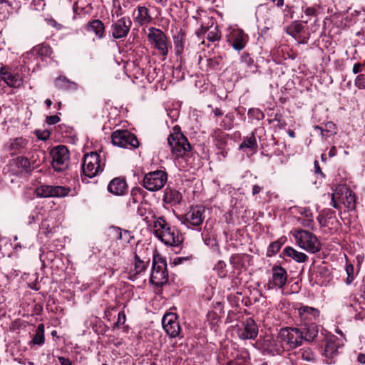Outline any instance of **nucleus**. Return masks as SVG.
Listing matches in <instances>:
<instances>
[{
  "label": "nucleus",
  "instance_id": "17",
  "mask_svg": "<svg viewBox=\"0 0 365 365\" xmlns=\"http://www.w3.org/2000/svg\"><path fill=\"white\" fill-rule=\"evenodd\" d=\"M162 324L165 332L171 338H175L180 336L181 328L175 314H166L163 318Z\"/></svg>",
  "mask_w": 365,
  "mask_h": 365
},
{
  "label": "nucleus",
  "instance_id": "31",
  "mask_svg": "<svg viewBox=\"0 0 365 365\" xmlns=\"http://www.w3.org/2000/svg\"><path fill=\"white\" fill-rule=\"evenodd\" d=\"M86 30L93 32L98 38H102L104 36L105 26L101 20L95 19L88 22Z\"/></svg>",
  "mask_w": 365,
  "mask_h": 365
},
{
  "label": "nucleus",
  "instance_id": "52",
  "mask_svg": "<svg viewBox=\"0 0 365 365\" xmlns=\"http://www.w3.org/2000/svg\"><path fill=\"white\" fill-rule=\"evenodd\" d=\"M60 121V118L57 115L47 116L46 122L48 125H54Z\"/></svg>",
  "mask_w": 365,
  "mask_h": 365
},
{
  "label": "nucleus",
  "instance_id": "40",
  "mask_svg": "<svg viewBox=\"0 0 365 365\" xmlns=\"http://www.w3.org/2000/svg\"><path fill=\"white\" fill-rule=\"evenodd\" d=\"M244 148L252 150L257 149V143L253 133L250 136L245 138L243 142L240 144V149H243Z\"/></svg>",
  "mask_w": 365,
  "mask_h": 365
},
{
  "label": "nucleus",
  "instance_id": "3",
  "mask_svg": "<svg viewBox=\"0 0 365 365\" xmlns=\"http://www.w3.org/2000/svg\"><path fill=\"white\" fill-rule=\"evenodd\" d=\"M175 127L174 132L170 133L168 138V145L176 158H185L190 152L191 146L187 138Z\"/></svg>",
  "mask_w": 365,
  "mask_h": 365
},
{
  "label": "nucleus",
  "instance_id": "22",
  "mask_svg": "<svg viewBox=\"0 0 365 365\" xmlns=\"http://www.w3.org/2000/svg\"><path fill=\"white\" fill-rule=\"evenodd\" d=\"M297 309L301 319L304 321V322H315L317 319L319 317V311L312 307L301 305Z\"/></svg>",
  "mask_w": 365,
  "mask_h": 365
},
{
  "label": "nucleus",
  "instance_id": "49",
  "mask_svg": "<svg viewBox=\"0 0 365 365\" xmlns=\"http://www.w3.org/2000/svg\"><path fill=\"white\" fill-rule=\"evenodd\" d=\"M354 84L359 89H365V74L358 75L355 79Z\"/></svg>",
  "mask_w": 365,
  "mask_h": 365
},
{
  "label": "nucleus",
  "instance_id": "14",
  "mask_svg": "<svg viewBox=\"0 0 365 365\" xmlns=\"http://www.w3.org/2000/svg\"><path fill=\"white\" fill-rule=\"evenodd\" d=\"M0 77L8 86L11 88H20L24 84L23 76L6 66L1 67Z\"/></svg>",
  "mask_w": 365,
  "mask_h": 365
},
{
  "label": "nucleus",
  "instance_id": "19",
  "mask_svg": "<svg viewBox=\"0 0 365 365\" xmlns=\"http://www.w3.org/2000/svg\"><path fill=\"white\" fill-rule=\"evenodd\" d=\"M237 334L242 339H253L258 334V327L252 318L247 319L238 328Z\"/></svg>",
  "mask_w": 365,
  "mask_h": 365
},
{
  "label": "nucleus",
  "instance_id": "43",
  "mask_svg": "<svg viewBox=\"0 0 365 365\" xmlns=\"http://www.w3.org/2000/svg\"><path fill=\"white\" fill-rule=\"evenodd\" d=\"M314 129L320 130L322 136L326 135L325 134H324V131H326L327 133H336V125L332 122H327V123L324 124V127L316 125L314 127Z\"/></svg>",
  "mask_w": 365,
  "mask_h": 365
},
{
  "label": "nucleus",
  "instance_id": "13",
  "mask_svg": "<svg viewBox=\"0 0 365 365\" xmlns=\"http://www.w3.org/2000/svg\"><path fill=\"white\" fill-rule=\"evenodd\" d=\"M71 189L63 186L42 185L36 189V193L40 197H62L66 196Z\"/></svg>",
  "mask_w": 365,
  "mask_h": 365
},
{
  "label": "nucleus",
  "instance_id": "6",
  "mask_svg": "<svg viewBox=\"0 0 365 365\" xmlns=\"http://www.w3.org/2000/svg\"><path fill=\"white\" fill-rule=\"evenodd\" d=\"M205 209L203 206H192L180 218L182 224L188 228L192 227L195 230H200L205 219Z\"/></svg>",
  "mask_w": 365,
  "mask_h": 365
},
{
  "label": "nucleus",
  "instance_id": "26",
  "mask_svg": "<svg viewBox=\"0 0 365 365\" xmlns=\"http://www.w3.org/2000/svg\"><path fill=\"white\" fill-rule=\"evenodd\" d=\"M299 331L302 332L303 341H312L317 336L319 331L316 322H304Z\"/></svg>",
  "mask_w": 365,
  "mask_h": 365
},
{
  "label": "nucleus",
  "instance_id": "15",
  "mask_svg": "<svg viewBox=\"0 0 365 365\" xmlns=\"http://www.w3.org/2000/svg\"><path fill=\"white\" fill-rule=\"evenodd\" d=\"M132 26L129 17L123 16L113 22L111 25V36L113 38L120 39L127 36Z\"/></svg>",
  "mask_w": 365,
  "mask_h": 365
},
{
  "label": "nucleus",
  "instance_id": "61",
  "mask_svg": "<svg viewBox=\"0 0 365 365\" xmlns=\"http://www.w3.org/2000/svg\"><path fill=\"white\" fill-rule=\"evenodd\" d=\"M314 169H315V173H320L321 175H324L322 172V170L320 168V166L319 165V163L317 160L314 161Z\"/></svg>",
  "mask_w": 365,
  "mask_h": 365
},
{
  "label": "nucleus",
  "instance_id": "53",
  "mask_svg": "<svg viewBox=\"0 0 365 365\" xmlns=\"http://www.w3.org/2000/svg\"><path fill=\"white\" fill-rule=\"evenodd\" d=\"M192 255H190L186 257H178L174 259V264H179L182 263L184 261L190 260L192 259Z\"/></svg>",
  "mask_w": 365,
  "mask_h": 365
},
{
  "label": "nucleus",
  "instance_id": "8",
  "mask_svg": "<svg viewBox=\"0 0 365 365\" xmlns=\"http://www.w3.org/2000/svg\"><path fill=\"white\" fill-rule=\"evenodd\" d=\"M279 337L283 340L286 348L294 349L302 344V335L297 327H284L279 331Z\"/></svg>",
  "mask_w": 365,
  "mask_h": 365
},
{
  "label": "nucleus",
  "instance_id": "48",
  "mask_svg": "<svg viewBox=\"0 0 365 365\" xmlns=\"http://www.w3.org/2000/svg\"><path fill=\"white\" fill-rule=\"evenodd\" d=\"M354 267L352 264H348L346 267V272L347 274V277L346 279V284H350L354 279Z\"/></svg>",
  "mask_w": 365,
  "mask_h": 365
},
{
  "label": "nucleus",
  "instance_id": "5",
  "mask_svg": "<svg viewBox=\"0 0 365 365\" xmlns=\"http://www.w3.org/2000/svg\"><path fill=\"white\" fill-rule=\"evenodd\" d=\"M168 281V273L165 259L158 255L153 256L152 262V272L150 282L151 284L160 287Z\"/></svg>",
  "mask_w": 365,
  "mask_h": 365
},
{
  "label": "nucleus",
  "instance_id": "59",
  "mask_svg": "<svg viewBox=\"0 0 365 365\" xmlns=\"http://www.w3.org/2000/svg\"><path fill=\"white\" fill-rule=\"evenodd\" d=\"M337 153L336 148L335 146H332L329 152V156L330 158L334 157Z\"/></svg>",
  "mask_w": 365,
  "mask_h": 365
},
{
  "label": "nucleus",
  "instance_id": "4",
  "mask_svg": "<svg viewBox=\"0 0 365 365\" xmlns=\"http://www.w3.org/2000/svg\"><path fill=\"white\" fill-rule=\"evenodd\" d=\"M294 237L297 245L309 253L314 254L319 252L322 245L317 237L312 232L304 230H295Z\"/></svg>",
  "mask_w": 365,
  "mask_h": 365
},
{
  "label": "nucleus",
  "instance_id": "7",
  "mask_svg": "<svg viewBox=\"0 0 365 365\" xmlns=\"http://www.w3.org/2000/svg\"><path fill=\"white\" fill-rule=\"evenodd\" d=\"M104 164L101 163L100 155L91 152L84 155L82 171L85 176L92 178L103 171Z\"/></svg>",
  "mask_w": 365,
  "mask_h": 365
},
{
  "label": "nucleus",
  "instance_id": "42",
  "mask_svg": "<svg viewBox=\"0 0 365 365\" xmlns=\"http://www.w3.org/2000/svg\"><path fill=\"white\" fill-rule=\"evenodd\" d=\"M303 30V26L298 22H293L290 26H287L286 29V32L293 36L296 37L297 34L301 33Z\"/></svg>",
  "mask_w": 365,
  "mask_h": 365
},
{
  "label": "nucleus",
  "instance_id": "58",
  "mask_svg": "<svg viewBox=\"0 0 365 365\" xmlns=\"http://www.w3.org/2000/svg\"><path fill=\"white\" fill-rule=\"evenodd\" d=\"M263 186H260V185H254L252 186V193L253 195H257L258 193H259L262 190H263Z\"/></svg>",
  "mask_w": 365,
  "mask_h": 365
},
{
  "label": "nucleus",
  "instance_id": "44",
  "mask_svg": "<svg viewBox=\"0 0 365 365\" xmlns=\"http://www.w3.org/2000/svg\"><path fill=\"white\" fill-rule=\"evenodd\" d=\"M225 365H251V364L247 359V354L244 353L240 358L237 356L235 360L228 361Z\"/></svg>",
  "mask_w": 365,
  "mask_h": 365
},
{
  "label": "nucleus",
  "instance_id": "41",
  "mask_svg": "<svg viewBox=\"0 0 365 365\" xmlns=\"http://www.w3.org/2000/svg\"><path fill=\"white\" fill-rule=\"evenodd\" d=\"M56 86L61 89H68L76 88V84L71 82L64 76L56 78L55 81Z\"/></svg>",
  "mask_w": 365,
  "mask_h": 365
},
{
  "label": "nucleus",
  "instance_id": "23",
  "mask_svg": "<svg viewBox=\"0 0 365 365\" xmlns=\"http://www.w3.org/2000/svg\"><path fill=\"white\" fill-rule=\"evenodd\" d=\"M19 6L17 0H0V21L9 19L14 11Z\"/></svg>",
  "mask_w": 365,
  "mask_h": 365
},
{
  "label": "nucleus",
  "instance_id": "35",
  "mask_svg": "<svg viewBox=\"0 0 365 365\" xmlns=\"http://www.w3.org/2000/svg\"><path fill=\"white\" fill-rule=\"evenodd\" d=\"M137 214L146 220L149 215H151L155 220L157 218L150 209V205L145 202H140L137 206Z\"/></svg>",
  "mask_w": 365,
  "mask_h": 365
},
{
  "label": "nucleus",
  "instance_id": "45",
  "mask_svg": "<svg viewBox=\"0 0 365 365\" xmlns=\"http://www.w3.org/2000/svg\"><path fill=\"white\" fill-rule=\"evenodd\" d=\"M174 43L175 46L176 53L180 54L182 52L184 46V35L180 34L175 37Z\"/></svg>",
  "mask_w": 365,
  "mask_h": 365
},
{
  "label": "nucleus",
  "instance_id": "30",
  "mask_svg": "<svg viewBox=\"0 0 365 365\" xmlns=\"http://www.w3.org/2000/svg\"><path fill=\"white\" fill-rule=\"evenodd\" d=\"M52 53L51 48L45 43H41L34 46L30 51L29 55L34 57H39L42 60L44 58L49 57Z\"/></svg>",
  "mask_w": 365,
  "mask_h": 365
},
{
  "label": "nucleus",
  "instance_id": "10",
  "mask_svg": "<svg viewBox=\"0 0 365 365\" xmlns=\"http://www.w3.org/2000/svg\"><path fill=\"white\" fill-rule=\"evenodd\" d=\"M167 180L168 175L165 171L155 170L144 176L143 185L149 191H157L164 187Z\"/></svg>",
  "mask_w": 365,
  "mask_h": 365
},
{
  "label": "nucleus",
  "instance_id": "39",
  "mask_svg": "<svg viewBox=\"0 0 365 365\" xmlns=\"http://www.w3.org/2000/svg\"><path fill=\"white\" fill-rule=\"evenodd\" d=\"M143 197L139 192L138 189H133L131 191L130 197L127 203L128 206L130 208H134L135 205L142 202Z\"/></svg>",
  "mask_w": 365,
  "mask_h": 365
},
{
  "label": "nucleus",
  "instance_id": "63",
  "mask_svg": "<svg viewBox=\"0 0 365 365\" xmlns=\"http://www.w3.org/2000/svg\"><path fill=\"white\" fill-rule=\"evenodd\" d=\"M214 113L216 116H220V115H223V113L222 112V110L217 108H215V110H214Z\"/></svg>",
  "mask_w": 365,
  "mask_h": 365
},
{
  "label": "nucleus",
  "instance_id": "37",
  "mask_svg": "<svg viewBox=\"0 0 365 365\" xmlns=\"http://www.w3.org/2000/svg\"><path fill=\"white\" fill-rule=\"evenodd\" d=\"M44 324H39L36 329L31 343L34 345L41 346L44 344Z\"/></svg>",
  "mask_w": 365,
  "mask_h": 365
},
{
  "label": "nucleus",
  "instance_id": "62",
  "mask_svg": "<svg viewBox=\"0 0 365 365\" xmlns=\"http://www.w3.org/2000/svg\"><path fill=\"white\" fill-rule=\"evenodd\" d=\"M49 21H50L51 24L53 26H54V27H56V29H57V30H60V29H61L62 26H61L60 24H58V23H57V22H56V21H55L54 20H53V19H52V20H50Z\"/></svg>",
  "mask_w": 365,
  "mask_h": 365
},
{
  "label": "nucleus",
  "instance_id": "33",
  "mask_svg": "<svg viewBox=\"0 0 365 365\" xmlns=\"http://www.w3.org/2000/svg\"><path fill=\"white\" fill-rule=\"evenodd\" d=\"M113 235L116 239L123 242V244H128L133 239L132 233L125 230H122L118 227H112Z\"/></svg>",
  "mask_w": 365,
  "mask_h": 365
},
{
  "label": "nucleus",
  "instance_id": "18",
  "mask_svg": "<svg viewBox=\"0 0 365 365\" xmlns=\"http://www.w3.org/2000/svg\"><path fill=\"white\" fill-rule=\"evenodd\" d=\"M262 346L264 351H267L269 354L273 356L281 355L286 350V346L284 344V341L279 339V334L276 338H266L263 341Z\"/></svg>",
  "mask_w": 365,
  "mask_h": 365
},
{
  "label": "nucleus",
  "instance_id": "60",
  "mask_svg": "<svg viewBox=\"0 0 365 365\" xmlns=\"http://www.w3.org/2000/svg\"><path fill=\"white\" fill-rule=\"evenodd\" d=\"M357 361L362 364H365V354L360 353L357 356Z\"/></svg>",
  "mask_w": 365,
  "mask_h": 365
},
{
  "label": "nucleus",
  "instance_id": "56",
  "mask_svg": "<svg viewBox=\"0 0 365 365\" xmlns=\"http://www.w3.org/2000/svg\"><path fill=\"white\" fill-rule=\"evenodd\" d=\"M58 359L61 365H73L72 361L68 358L64 356H58Z\"/></svg>",
  "mask_w": 365,
  "mask_h": 365
},
{
  "label": "nucleus",
  "instance_id": "36",
  "mask_svg": "<svg viewBox=\"0 0 365 365\" xmlns=\"http://www.w3.org/2000/svg\"><path fill=\"white\" fill-rule=\"evenodd\" d=\"M14 165L18 168L16 170V173H27L30 170V162L28 158L25 157H18L14 160Z\"/></svg>",
  "mask_w": 365,
  "mask_h": 365
},
{
  "label": "nucleus",
  "instance_id": "47",
  "mask_svg": "<svg viewBox=\"0 0 365 365\" xmlns=\"http://www.w3.org/2000/svg\"><path fill=\"white\" fill-rule=\"evenodd\" d=\"M220 34L217 27L213 30L209 31L207 34V39L211 42H215L220 39Z\"/></svg>",
  "mask_w": 365,
  "mask_h": 365
},
{
  "label": "nucleus",
  "instance_id": "55",
  "mask_svg": "<svg viewBox=\"0 0 365 365\" xmlns=\"http://www.w3.org/2000/svg\"><path fill=\"white\" fill-rule=\"evenodd\" d=\"M304 14L307 16H315L317 15V9L314 7H307L304 10Z\"/></svg>",
  "mask_w": 365,
  "mask_h": 365
},
{
  "label": "nucleus",
  "instance_id": "27",
  "mask_svg": "<svg viewBox=\"0 0 365 365\" xmlns=\"http://www.w3.org/2000/svg\"><path fill=\"white\" fill-rule=\"evenodd\" d=\"M182 199V194L173 188H166L164 191L163 201L171 206L179 205Z\"/></svg>",
  "mask_w": 365,
  "mask_h": 365
},
{
  "label": "nucleus",
  "instance_id": "46",
  "mask_svg": "<svg viewBox=\"0 0 365 365\" xmlns=\"http://www.w3.org/2000/svg\"><path fill=\"white\" fill-rule=\"evenodd\" d=\"M282 243L279 241H274L272 242L267 249V256L272 257L279 252L282 247Z\"/></svg>",
  "mask_w": 365,
  "mask_h": 365
},
{
  "label": "nucleus",
  "instance_id": "51",
  "mask_svg": "<svg viewBox=\"0 0 365 365\" xmlns=\"http://www.w3.org/2000/svg\"><path fill=\"white\" fill-rule=\"evenodd\" d=\"M36 135L38 139L46 140L49 138L50 133L47 130H36Z\"/></svg>",
  "mask_w": 365,
  "mask_h": 365
},
{
  "label": "nucleus",
  "instance_id": "29",
  "mask_svg": "<svg viewBox=\"0 0 365 365\" xmlns=\"http://www.w3.org/2000/svg\"><path fill=\"white\" fill-rule=\"evenodd\" d=\"M148 264V261L142 260L135 255L134 268L131 269L128 272V278L130 280H134L138 274L145 271Z\"/></svg>",
  "mask_w": 365,
  "mask_h": 365
},
{
  "label": "nucleus",
  "instance_id": "12",
  "mask_svg": "<svg viewBox=\"0 0 365 365\" xmlns=\"http://www.w3.org/2000/svg\"><path fill=\"white\" fill-rule=\"evenodd\" d=\"M148 38L153 47L163 56L168 53L167 37L160 29L151 27L148 29Z\"/></svg>",
  "mask_w": 365,
  "mask_h": 365
},
{
  "label": "nucleus",
  "instance_id": "20",
  "mask_svg": "<svg viewBox=\"0 0 365 365\" xmlns=\"http://www.w3.org/2000/svg\"><path fill=\"white\" fill-rule=\"evenodd\" d=\"M29 141L22 137L10 139L4 146V150L10 155L24 153L27 149Z\"/></svg>",
  "mask_w": 365,
  "mask_h": 365
},
{
  "label": "nucleus",
  "instance_id": "34",
  "mask_svg": "<svg viewBox=\"0 0 365 365\" xmlns=\"http://www.w3.org/2000/svg\"><path fill=\"white\" fill-rule=\"evenodd\" d=\"M301 215H302V225L304 227H307L314 230V217L311 210L309 207H303L300 211Z\"/></svg>",
  "mask_w": 365,
  "mask_h": 365
},
{
  "label": "nucleus",
  "instance_id": "9",
  "mask_svg": "<svg viewBox=\"0 0 365 365\" xmlns=\"http://www.w3.org/2000/svg\"><path fill=\"white\" fill-rule=\"evenodd\" d=\"M113 145L123 148H137L139 142L136 136L127 130H117L111 135Z\"/></svg>",
  "mask_w": 365,
  "mask_h": 365
},
{
  "label": "nucleus",
  "instance_id": "38",
  "mask_svg": "<svg viewBox=\"0 0 365 365\" xmlns=\"http://www.w3.org/2000/svg\"><path fill=\"white\" fill-rule=\"evenodd\" d=\"M296 354L298 358H301L307 361H314L316 359L314 353L309 347L300 349L297 352H296Z\"/></svg>",
  "mask_w": 365,
  "mask_h": 365
},
{
  "label": "nucleus",
  "instance_id": "32",
  "mask_svg": "<svg viewBox=\"0 0 365 365\" xmlns=\"http://www.w3.org/2000/svg\"><path fill=\"white\" fill-rule=\"evenodd\" d=\"M284 254L299 263L304 262L308 259V256L306 254L299 252L292 247H285Z\"/></svg>",
  "mask_w": 365,
  "mask_h": 365
},
{
  "label": "nucleus",
  "instance_id": "64",
  "mask_svg": "<svg viewBox=\"0 0 365 365\" xmlns=\"http://www.w3.org/2000/svg\"><path fill=\"white\" fill-rule=\"evenodd\" d=\"M45 103H46V105L47 106L48 108H50L51 106L52 105V101H51V99H46L45 101Z\"/></svg>",
  "mask_w": 365,
  "mask_h": 365
},
{
  "label": "nucleus",
  "instance_id": "2",
  "mask_svg": "<svg viewBox=\"0 0 365 365\" xmlns=\"http://www.w3.org/2000/svg\"><path fill=\"white\" fill-rule=\"evenodd\" d=\"M331 205L338 210L343 207L353 210L356 207V196L352 190L344 185H339L331 194Z\"/></svg>",
  "mask_w": 365,
  "mask_h": 365
},
{
  "label": "nucleus",
  "instance_id": "57",
  "mask_svg": "<svg viewBox=\"0 0 365 365\" xmlns=\"http://www.w3.org/2000/svg\"><path fill=\"white\" fill-rule=\"evenodd\" d=\"M364 67V64L361 63H356L354 65L352 71L354 74L359 73L362 71V68Z\"/></svg>",
  "mask_w": 365,
  "mask_h": 365
},
{
  "label": "nucleus",
  "instance_id": "21",
  "mask_svg": "<svg viewBox=\"0 0 365 365\" xmlns=\"http://www.w3.org/2000/svg\"><path fill=\"white\" fill-rule=\"evenodd\" d=\"M343 347L341 341L336 336L330 337L326 344L324 354L325 356L329 359H334L337 356L340 349Z\"/></svg>",
  "mask_w": 365,
  "mask_h": 365
},
{
  "label": "nucleus",
  "instance_id": "54",
  "mask_svg": "<svg viewBox=\"0 0 365 365\" xmlns=\"http://www.w3.org/2000/svg\"><path fill=\"white\" fill-rule=\"evenodd\" d=\"M241 62L244 63L246 65H247L248 66H250L252 65L253 60L248 54L244 53L241 57Z\"/></svg>",
  "mask_w": 365,
  "mask_h": 365
},
{
  "label": "nucleus",
  "instance_id": "25",
  "mask_svg": "<svg viewBox=\"0 0 365 365\" xmlns=\"http://www.w3.org/2000/svg\"><path fill=\"white\" fill-rule=\"evenodd\" d=\"M134 21L140 26L150 24L153 18L149 9L144 6H138L133 12Z\"/></svg>",
  "mask_w": 365,
  "mask_h": 365
},
{
  "label": "nucleus",
  "instance_id": "11",
  "mask_svg": "<svg viewBox=\"0 0 365 365\" xmlns=\"http://www.w3.org/2000/svg\"><path fill=\"white\" fill-rule=\"evenodd\" d=\"M52 167L57 172L66 170L68 165L69 153L65 145H58L51 151Z\"/></svg>",
  "mask_w": 365,
  "mask_h": 365
},
{
  "label": "nucleus",
  "instance_id": "28",
  "mask_svg": "<svg viewBox=\"0 0 365 365\" xmlns=\"http://www.w3.org/2000/svg\"><path fill=\"white\" fill-rule=\"evenodd\" d=\"M127 188V184L124 179L115 178L112 180L108 186V190L115 195H123Z\"/></svg>",
  "mask_w": 365,
  "mask_h": 365
},
{
  "label": "nucleus",
  "instance_id": "16",
  "mask_svg": "<svg viewBox=\"0 0 365 365\" xmlns=\"http://www.w3.org/2000/svg\"><path fill=\"white\" fill-rule=\"evenodd\" d=\"M227 42L236 51L242 50L247 45L249 37L243 30L233 29L227 36Z\"/></svg>",
  "mask_w": 365,
  "mask_h": 365
},
{
  "label": "nucleus",
  "instance_id": "1",
  "mask_svg": "<svg viewBox=\"0 0 365 365\" xmlns=\"http://www.w3.org/2000/svg\"><path fill=\"white\" fill-rule=\"evenodd\" d=\"M155 235L163 243L170 246H178L182 238L175 227H171L163 217H157L153 222Z\"/></svg>",
  "mask_w": 365,
  "mask_h": 365
},
{
  "label": "nucleus",
  "instance_id": "50",
  "mask_svg": "<svg viewBox=\"0 0 365 365\" xmlns=\"http://www.w3.org/2000/svg\"><path fill=\"white\" fill-rule=\"evenodd\" d=\"M126 321V316L124 312H120L118 315L117 322L115 323V327H119L121 325H123Z\"/></svg>",
  "mask_w": 365,
  "mask_h": 365
},
{
  "label": "nucleus",
  "instance_id": "24",
  "mask_svg": "<svg viewBox=\"0 0 365 365\" xmlns=\"http://www.w3.org/2000/svg\"><path fill=\"white\" fill-rule=\"evenodd\" d=\"M272 282L275 287H283L287 281V273L284 268L274 265L272 268Z\"/></svg>",
  "mask_w": 365,
  "mask_h": 365
}]
</instances>
